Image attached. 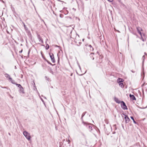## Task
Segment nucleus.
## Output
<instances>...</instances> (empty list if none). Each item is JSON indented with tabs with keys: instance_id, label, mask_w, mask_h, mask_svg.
<instances>
[{
	"instance_id": "obj_2",
	"label": "nucleus",
	"mask_w": 147,
	"mask_h": 147,
	"mask_svg": "<svg viewBox=\"0 0 147 147\" xmlns=\"http://www.w3.org/2000/svg\"><path fill=\"white\" fill-rule=\"evenodd\" d=\"M5 77L8 79L9 81L11 82V83L14 84H16L14 80L12 79L9 75L7 74H5Z\"/></svg>"
},
{
	"instance_id": "obj_14",
	"label": "nucleus",
	"mask_w": 147,
	"mask_h": 147,
	"mask_svg": "<svg viewBox=\"0 0 147 147\" xmlns=\"http://www.w3.org/2000/svg\"><path fill=\"white\" fill-rule=\"evenodd\" d=\"M94 53H91L90 55V57H92V55L91 56V55H92V54H93Z\"/></svg>"
},
{
	"instance_id": "obj_10",
	"label": "nucleus",
	"mask_w": 147,
	"mask_h": 147,
	"mask_svg": "<svg viewBox=\"0 0 147 147\" xmlns=\"http://www.w3.org/2000/svg\"><path fill=\"white\" fill-rule=\"evenodd\" d=\"M123 80L122 79L119 78L118 79L117 81L118 82L120 83L123 82Z\"/></svg>"
},
{
	"instance_id": "obj_17",
	"label": "nucleus",
	"mask_w": 147,
	"mask_h": 147,
	"mask_svg": "<svg viewBox=\"0 0 147 147\" xmlns=\"http://www.w3.org/2000/svg\"><path fill=\"white\" fill-rule=\"evenodd\" d=\"M141 39H142V41H144V39H143L142 37H142H141Z\"/></svg>"
},
{
	"instance_id": "obj_16",
	"label": "nucleus",
	"mask_w": 147,
	"mask_h": 147,
	"mask_svg": "<svg viewBox=\"0 0 147 147\" xmlns=\"http://www.w3.org/2000/svg\"><path fill=\"white\" fill-rule=\"evenodd\" d=\"M46 47H47V49H48L49 48V46L48 45V47L47 46H46Z\"/></svg>"
},
{
	"instance_id": "obj_26",
	"label": "nucleus",
	"mask_w": 147,
	"mask_h": 147,
	"mask_svg": "<svg viewBox=\"0 0 147 147\" xmlns=\"http://www.w3.org/2000/svg\"><path fill=\"white\" fill-rule=\"evenodd\" d=\"M144 57V56H143V57Z\"/></svg>"
},
{
	"instance_id": "obj_7",
	"label": "nucleus",
	"mask_w": 147,
	"mask_h": 147,
	"mask_svg": "<svg viewBox=\"0 0 147 147\" xmlns=\"http://www.w3.org/2000/svg\"><path fill=\"white\" fill-rule=\"evenodd\" d=\"M50 56L52 62H55V61L53 54H52L51 55L50 54Z\"/></svg>"
},
{
	"instance_id": "obj_19",
	"label": "nucleus",
	"mask_w": 147,
	"mask_h": 147,
	"mask_svg": "<svg viewBox=\"0 0 147 147\" xmlns=\"http://www.w3.org/2000/svg\"><path fill=\"white\" fill-rule=\"evenodd\" d=\"M114 29L115 30H116L117 31V30H116V29L115 28H114Z\"/></svg>"
},
{
	"instance_id": "obj_18",
	"label": "nucleus",
	"mask_w": 147,
	"mask_h": 147,
	"mask_svg": "<svg viewBox=\"0 0 147 147\" xmlns=\"http://www.w3.org/2000/svg\"><path fill=\"white\" fill-rule=\"evenodd\" d=\"M117 31L119 32H120L118 30H117Z\"/></svg>"
},
{
	"instance_id": "obj_15",
	"label": "nucleus",
	"mask_w": 147,
	"mask_h": 147,
	"mask_svg": "<svg viewBox=\"0 0 147 147\" xmlns=\"http://www.w3.org/2000/svg\"><path fill=\"white\" fill-rule=\"evenodd\" d=\"M110 2H112L113 1V0H108Z\"/></svg>"
},
{
	"instance_id": "obj_5",
	"label": "nucleus",
	"mask_w": 147,
	"mask_h": 147,
	"mask_svg": "<svg viewBox=\"0 0 147 147\" xmlns=\"http://www.w3.org/2000/svg\"><path fill=\"white\" fill-rule=\"evenodd\" d=\"M124 116V118L125 120V122L126 123H128L129 121V118L128 116L125 115H123Z\"/></svg>"
},
{
	"instance_id": "obj_22",
	"label": "nucleus",
	"mask_w": 147,
	"mask_h": 147,
	"mask_svg": "<svg viewBox=\"0 0 147 147\" xmlns=\"http://www.w3.org/2000/svg\"><path fill=\"white\" fill-rule=\"evenodd\" d=\"M24 26L25 27V26H25V24H24Z\"/></svg>"
},
{
	"instance_id": "obj_4",
	"label": "nucleus",
	"mask_w": 147,
	"mask_h": 147,
	"mask_svg": "<svg viewBox=\"0 0 147 147\" xmlns=\"http://www.w3.org/2000/svg\"><path fill=\"white\" fill-rule=\"evenodd\" d=\"M137 30L138 33L140 35L142 38V36L141 32V31L142 30V29L140 27H137Z\"/></svg>"
},
{
	"instance_id": "obj_12",
	"label": "nucleus",
	"mask_w": 147,
	"mask_h": 147,
	"mask_svg": "<svg viewBox=\"0 0 147 147\" xmlns=\"http://www.w3.org/2000/svg\"><path fill=\"white\" fill-rule=\"evenodd\" d=\"M119 85H120L121 86V87H123V84L121 82L119 84Z\"/></svg>"
},
{
	"instance_id": "obj_25",
	"label": "nucleus",
	"mask_w": 147,
	"mask_h": 147,
	"mask_svg": "<svg viewBox=\"0 0 147 147\" xmlns=\"http://www.w3.org/2000/svg\"><path fill=\"white\" fill-rule=\"evenodd\" d=\"M145 55L146 54V53H145Z\"/></svg>"
},
{
	"instance_id": "obj_8",
	"label": "nucleus",
	"mask_w": 147,
	"mask_h": 147,
	"mask_svg": "<svg viewBox=\"0 0 147 147\" xmlns=\"http://www.w3.org/2000/svg\"><path fill=\"white\" fill-rule=\"evenodd\" d=\"M129 97L131 98V99H132V100H136V98H135V97L133 95H131V94H130L129 95Z\"/></svg>"
},
{
	"instance_id": "obj_24",
	"label": "nucleus",
	"mask_w": 147,
	"mask_h": 147,
	"mask_svg": "<svg viewBox=\"0 0 147 147\" xmlns=\"http://www.w3.org/2000/svg\"><path fill=\"white\" fill-rule=\"evenodd\" d=\"M93 59V60H94V57H93V59Z\"/></svg>"
},
{
	"instance_id": "obj_20",
	"label": "nucleus",
	"mask_w": 147,
	"mask_h": 147,
	"mask_svg": "<svg viewBox=\"0 0 147 147\" xmlns=\"http://www.w3.org/2000/svg\"><path fill=\"white\" fill-rule=\"evenodd\" d=\"M2 1V2L3 3H4V2L3 1Z\"/></svg>"
},
{
	"instance_id": "obj_9",
	"label": "nucleus",
	"mask_w": 147,
	"mask_h": 147,
	"mask_svg": "<svg viewBox=\"0 0 147 147\" xmlns=\"http://www.w3.org/2000/svg\"><path fill=\"white\" fill-rule=\"evenodd\" d=\"M114 99L115 100L117 103H119L120 102V101L119 100V99L116 97H115L114 98Z\"/></svg>"
},
{
	"instance_id": "obj_23",
	"label": "nucleus",
	"mask_w": 147,
	"mask_h": 147,
	"mask_svg": "<svg viewBox=\"0 0 147 147\" xmlns=\"http://www.w3.org/2000/svg\"><path fill=\"white\" fill-rule=\"evenodd\" d=\"M22 93H24L23 91H22Z\"/></svg>"
},
{
	"instance_id": "obj_21",
	"label": "nucleus",
	"mask_w": 147,
	"mask_h": 147,
	"mask_svg": "<svg viewBox=\"0 0 147 147\" xmlns=\"http://www.w3.org/2000/svg\"><path fill=\"white\" fill-rule=\"evenodd\" d=\"M68 142H69H69H70V141L69 140H68Z\"/></svg>"
},
{
	"instance_id": "obj_6",
	"label": "nucleus",
	"mask_w": 147,
	"mask_h": 147,
	"mask_svg": "<svg viewBox=\"0 0 147 147\" xmlns=\"http://www.w3.org/2000/svg\"><path fill=\"white\" fill-rule=\"evenodd\" d=\"M87 48L88 49H89L90 51H92L93 50V48L92 47L91 45H87L86 46Z\"/></svg>"
},
{
	"instance_id": "obj_1",
	"label": "nucleus",
	"mask_w": 147,
	"mask_h": 147,
	"mask_svg": "<svg viewBox=\"0 0 147 147\" xmlns=\"http://www.w3.org/2000/svg\"><path fill=\"white\" fill-rule=\"evenodd\" d=\"M23 134L27 139L29 140H30L31 137L29 133L27 131H24L23 132Z\"/></svg>"
},
{
	"instance_id": "obj_3",
	"label": "nucleus",
	"mask_w": 147,
	"mask_h": 147,
	"mask_svg": "<svg viewBox=\"0 0 147 147\" xmlns=\"http://www.w3.org/2000/svg\"><path fill=\"white\" fill-rule=\"evenodd\" d=\"M121 107L122 109L125 110L127 109V107L126 106L125 103L121 101Z\"/></svg>"
},
{
	"instance_id": "obj_11",
	"label": "nucleus",
	"mask_w": 147,
	"mask_h": 147,
	"mask_svg": "<svg viewBox=\"0 0 147 147\" xmlns=\"http://www.w3.org/2000/svg\"><path fill=\"white\" fill-rule=\"evenodd\" d=\"M131 117V119L133 120V121L136 124V122L135 121V120H134V118L133 117Z\"/></svg>"
},
{
	"instance_id": "obj_13",
	"label": "nucleus",
	"mask_w": 147,
	"mask_h": 147,
	"mask_svg": "<svg viewBox=\"0 0 147 147\" xmlns=\"http://www.w3.org/2000/svg\"><path fill=\"white\" fill-rule=\"evenodd\" d=\"M16 85L18 86V87H20V86H21L20 84H16Z\"/></svg>"
},
{
	"instance_id": "obj_27",
	"label": "nucleus",
	"mask_w": 147,
	"mask_h": 147,
	"mask_svg": "<svg viewBox=\"0 0 147 147\" xmlns=\"http://www.w3.org/2000/svg\"><path fill=\"white\" fill-rule=\"evenodd\" d=\"M22 51H21L20 52H22Z\"/></svg>"
}]
</instances>
